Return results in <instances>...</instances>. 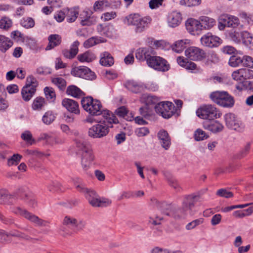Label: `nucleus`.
Returning <instances> with one entry per match:
<instances>
[{"mask_svg": "<svg viewBox=\"0 0 253 253\" xmlns=\"http://www.w3.org/2000/svg\"><path fill=\"white\" fill-rule=\"evenodd\" d=\"M199 201L194 194L187 195L182 202L181 208L178 210L172 205L167 204L164 202L158 201L155 198L151 199L152 204L162 214L172 216L175 219L180 218L185 215L187 211H191L195 203Z\"/></svg>", "mask_w": 253, "mask_h": 253, "instance_id": "obj_1", "label": "nucleus"}, {"mask_svg": "<svg viewBox=\"0 0 253 253\" xmlns=\"http://www.w3.org/2000/svg\"><path fill=\"white\" fill-rule=\"evenodd\" d=\"M119 123L118 119L113 114L103 117L98 123L89 127L87 131L89 137L92 138H101L106 136L109 128L113 127L112 124H117Z\"/></svg>", "mask_w": 253, "mask_h": 253, "instance_id": "obj_2", "label": "nucleus"}, {"mask_svg": "<svg viewBox=\"0 0 253 253\" xmlns=\"http://www.w3.org/2000/svg\"><path fill=\"white\" fill-rule=\"evenodd\" d=\"M76 144L78 153L81 158L82 167L84 170H87L90 168L95 158L91 146L87 142L81 138L76 139Z\"/></svg>", "mask_w": 253, "mask_h": 253, "instance_id": "obj_3", "label": "nucleus"}, {"mask_svg": "<svg viewBox=\"0 0 253 253\" xmlns=\"http://www.w3.org/2000/svg\"><path fill=\"white\" fill-rule=\"evenodd\" d=\"M81 104L84 109L91 116L102 115L103 118L113 114L109 110L103 109L100 101L94 99L90 96L84 98L81 101Z\"/></svg>", "mask_w": 253, "mask_h": 253, "instance_id": "obj_4", "label": "nucleus"}, {"mask_svg": "<svg viewBox=\"0 0 253 253\" xmlns=\"http://www.w3.org/2000/svg\"><path fill=\"white\" fill-rule=\"evenodd\" d=\"M12 211L15 214L24 217L37 226L46 227L48 226L50 223L49 221L42 219L36 215L28 211L26 209H21L19 207L13 208L12 209Z\"/></svg>", "mask_w": 253, "mask_h": 253, "instance_id": "obj_5", "label": "nucleus"}, {"mask_svg": "<svg viewBox=\"0 0 253 253\" xmlns=\"http://www.w3.org/2000/svg\"><path fill=\"white\" fill-rule=\"evenodd\" d=\"M211 99L218 105L224 107H232L234 104L232 96L226 91H215L210 95Z\"/></svg>", "mask_w": 253, "mask_h": 253, "instance_id": "obj_6", "label": "nucleus"}, {"mask_svg": "<svg viewBox=\"0 0 253 253\" xmlns=\"http://www.w3.org/2000/svg\"><path fill=\"white\" fill-rule=\"evenodd\" d=\"M196 114L199 117L205 120H214L220 116L217 108L211 104L201 106L197 110Z\"/></svg>", "mask_w": 253, "mask_h": 253, "instance_id": "obj_7", "label": "nucleus"}, {"mask_svg": "<svg viewBox=\"0 0 253 253\" xmlns=\"http://www.w3.org/2000/svg\"><path fill=\"white\" fill-rule=\"evenodd\" d=\"M62 223L63 225L71 228L75 233L83 230L86 226L84 221L69 215L64 216Z\"/></svg>", "mask_w": 253, "mask_h": 253, "instance_id": "obj_8", "label": "nucleus"}, {"mask_svg": "<svg viewBox=\"0 0 253 253\" xmlns=\"http://www.w3.org/2000/svg\"><path fill=\"white\" fill-rule=\"evenodd\" d=\"M156 112L165 119L170 118L175 111L173 104L169 101L160 102L155 106Z\"/></svg>", "mask_w": 253, "mask_h": 253, "instance_id": "obj_9", "label": "nucleus"}, {"mask_svg": "<svg viewBox=\"0 0 253 253\" xmlns=\"http://www.w3.org/2000/svg\"><path fill=\"white\" fill-rule=\"evenodd\" d=\"M129 24L135 26V30L137 33H141L144 30L151 22L149 17H142L138 14L130 15L128 20Z\"/></svg>", "mask_w": 253, "mask_h": 253, "instance_id": "obj_10", "label": "nucleus"}, {"mask_svg": "<svg viewBox=\"0 0 253 253\" xmlns=\"http://www.w3.org/2000/svg\"><path fill=\"white\" fill-rule=\"evenodd\" d=\"M72 75L86 80H93L96 78L95 73L86 66H81L73 68L71 72Z\"/></svg>", "mask_w": 253, "mask_h": 253, "instance_id": "obj_11", "label": "nucleus"}, {"mask_svg": "<svg viewBox=\"0 0 253 253\" xmlns=\"http://www.w3.org/2000/svg\"><path fill=\"white\" fill-rule=\"evenodd\" d=\"M148 65L159 71L166 72L169 70V65L163 58L154 55L148 61Z\"/></svg>", "mask_w": 253, "mask_h": 253, "instance_id": "obj_12", "label": "nucleus"}, {"mask_svg": "<svg viewBox=\"0 0 253 253\" xmlns=\"http://www.w3.org/2000/svg\"><path fill=\"white\" fill-rule=\"evenodd\" d=\"M185 56L193 61H200L206 58V54L204 50L195 46H191L185 51Z\"/></svg>", "mask_w": 253, "mask_h": 253, "instance_id": "obj_13", "label": "nucleus"}, {"mask_svg": "<svg viewBox=\"0 0 253 253\" xmlns=\"http://www.w3.org/2000/svg\"><path fill=\"white\" fill-rule=\"evenodd\" d=\"M185 26L188 32L193 35H199L203 29V25L200 21L193 18L188 19L186 22Z\"/></svg>", "mask_w": 253, "mask_h": 253, "instance_id": "obj_14", "label": "nucleus"}, {"mask_svg": "<svg viewBox=\"0 0 253 253\" xmlns=\"http://www.w3.org/2000/svg\"><path fill=\"white\" fill-rule=\"evenodd\" d=\"M226 125L230 128L240 131L242 129V125L236 116L232 113H228L224 116Z\"/></svg>", "mask_w": 253, "mask_h": 253, "instance_id": "obj_15", "label": "nucleus"}, {"mask_svg": "<svg viewBox=\"0 0 253 253\" xmlns=\"http://www.w3.org/2000/svg\"><path fill=\"white\" fill-rule=\"evenodd\" d=\"M220 38L208 33L202 37L201 42L202 45L209 47L218 46L220 44Z\"/></svg>", "mask_w": 253, "mask_h": 253, "instance_id": "obj_16", "label": "nucleus"}, {"mask_svg": "<svg viewBox=\"0 0 253 253\" xmlns=\"http://www.w3.org/2000/svg\"><path fill=\"white\" fill-rule=\"evenodd\" d=\"M155 54V52L152 47H141L136 50L135 57L137 59L140 61L146 60L147 63L148 64V60L151 59Z\"/></svg>", "mask_w": 253, "mask_h": 253, "instance_id": "obj_17", "label": "nucleus"}, {"mask_svg": "<svg viewBox=\"0 0 253 253\" xmlns=\"http://www.w3.org/2000/svg\"><path fill=\"white\" fill-rule=\"evenodd\" d=\"M203 126L205 129L213 133L220 132L223 128L221 123L214 120H205L203 123Z\"/></svg>", "mask_w": 253, "mask_h": 253, "instance_id": "obj_18", "label": "nucleus"}, {"mask_svg": "<svg viewBox=\"0 0 253 253\" xmlns=\"http://www.w3.org/2000/svg\"><path fill=\"white\" fill-rule=\"evenodd\" d=\"M81 24L82 26H91L97 22V17L92 15V12L84 10L80 15Z\"/></svg>", "mask_w": 253, "mask_h": 253, "instance_id": "obj_19", "label": "nucleus"}, {"mask_svg": "<svg viewBox=\"0 0 253 253\" xmlns=\"http://www.w3.org/2000/svg\"><path fill=\"white\" fill-rule=\"evenodd\" d=\"M182 20V18L180 12L173 11L168 15V23L170 27L174 28L181 23Z\"/></svg>", "mask_w": 253, "mask_h": 253, "instance_id": "obj_20", "label": "nucleus"}, {"mask_svg": "<svg viewBox=\"0 0 253 253\" xmlns=\"http://www.w3.org/2000/svg\"><path fill=\"white\" fill-rule=\"evenodd\" d=\"M62 104L67 110L71 113L76 114L80 113L79 104L77 102L74 100L65 98L62 100Z\"/></svg>", "mask_w": 253, "mask_h": 253, "instance_id": "obj_21", "label": "nucleus"}, {"mask_svg": "<svg viewBox=\"0 0 253 253\" xmlns=\"http://www.w3.org/2000/svg\"><path fill=\"white\" fill-rule=\"evenodd\" d=\"M161 146L165 149L168 150L171 144L170 138L168 132L165 130H161L158 133Z\"/></svg>", "mask_w": 253, "mask_h": 253, "instance_id": "obj_22", "label": "nucleus"}, {"mask_svg": "<svg viewBox=\"0 0 253 253\" xmlns=\"http://www.w3.org/2000/svg\"><path fill=\"white\" fill-rule=\"evenodd\" d=\"M80 42L76 41L74 42L71 45L70 49H64L62 50V54L63 56L68 59H73L78 54L79 51L78 46Z\"/></svg>", "mask_w": 253, "mask_h": 253, "instance_id": "obj_23", "label": "nucleus"}, {"mask_svg": "<svg viewBox=\"0 0 253 253\" xmlns=\"http://www.w3.org/2000/svg\"><path fill=\"white\" fill-rule=\"evenodd\" d=\"M190 42V41L188 39L178 40L171 45V48L173 51L179 53L183 51Z\"/></svg>", "mask_w": 253, "mask_h": 253, "instance_id": "obj_24", "label": "nucleus"}, {"mask_svg": "<svg viewBox=\"0 0 253 253\" xmlns=\"http://www.w3.org/2000/svg\"><path fill=\"white\" fill-rule=\"evenodd\" d=\"M48 44L45 48V50H48L53 49L60 44L62 42L61 37L57 34L50 35L48 37Z\"/></svg>", "mask_w": 253, "mask_h": 253, "instance_id": "obj_25", "label": "nucleus"}, {"mask_svg": "<svg viewBox=\"0 0 253 253\" xmlns=\"http://www.w3.org/2000/svg\"><path fill=\"white\" fill-rule=\"evenodd\" d=\"M65 18L67 21L69 23L74 22L79 15V10L78 7L66 8H65Z\"/></svg>", "mask_w": 253, "mask_h": 253, "instance_id": "obj_26", "label": "nucleus"}, {"mask_svg": "<svg viewBox=\"0 0 253 253\" xmlns=\"http://www.w3.org/2000/svg\"><path fill=\"white\" fill-rule=\"evenodd\" d=\"M85 198L92 207H99L100 197L94 190L91 189L86 195Z\"/></svg>", "mask_w": 253, "mask_h": 253, "instance_id": "obj_27", "label": "nucleus"}, {"mask_svg": "<svg viewBox=\"0 0 253 253\" xmlns=\"http://www.w3.org/2000/svg\"><path fill=\"white\" fill-rule=\"evenodd\" d=\"M177 62L181 67L185 68L187 70H193L196 69L197 67L195 63L189 61L183 56L178 57L177 58Z\"/></svg>", "mask_w": 253, "mask_h": 253, "instance_id": "obj_28", "label": "nucleus"}, {"mask_svg": "<svg viewBox=\"0 0 253 253\" xmlns=\"http://www.w3.org/2000/svg\"><path fill=\"white\" fill-rule=\"evenodd\" d=\"M31 194L29 188L26 186H20L15 191L16 195L24 201L30 198Z\"/></svg>", "mask_w": 253, "mask_h": 253, "instance_id": "obj_29", "label": "nucleus"}, {"mask_svg": "<svg viewBox=\"0 0 253 253\" xmlns=\"http://www.w3.org/2000/svg\"><path fill=\"white\" fill-rule=\"evenodd\" d=\"M199 19L202 25H203V27L206 30L211 29L216 24L215 20L208 16H201Z\"/></svg>", "mask_w": 253, "mask_h": 253, "instance_id": "obj_30", "label": "nucleus"}, {"mask_svg": "<svg viewBox=\"0 0 253 253\" xmlns=\"http://www.w3.org/2000/svg\"><path fill=\"white\" fill-rule=\"evenodd\" d=\"M227 27L237 28L240 25V21L238 17L228 14H223Z\"/></svg>", "mask_w": 253, "mask_h": 253, "instance_id": "obj_31", "label": "nucleus"}, {"mask_svg": "<svg viewBox=\"0 0 253 253\" xmlns=\"http://www.w3.org/2000/svg\"><path fill=\"white\" fill-rule=\"evenodd\" d=\"M77 58L81 62H91L96 58V56L92 52L87 51L78 55Z\"/></svg>", "mask_w": 253, "mask_h": 253, "instance_id": "obj_32", "label": "nucleus"}, {"mask_svg": "<svg viewBox=\"0 0 253 253\" xmlns=\"http://www.w3.org/2000/svg\"><path fill=\"white\" fill-rule=\"evenodd\" d=\"M36 91V88H31L27 86H24L21 90V95L23 100L29 101L33 96Z\"/></svg>", "mask_w": 253, "mask_h": 253, "instance_id": "obj_33", "label": "nucleus"}, {"mask_svg": "<svg viewBox=\"0 0 253 253\" xmlns=\"http://www.w3.org/2000/svg\"><path fill=\"white\" fill-rule=\"evenodd\" d=\"M13 44L12 42L8 38L0 35V50L5 52Z\"/></svg>", "mask_w": 253, "mask_h": 253, "instance_id": "obj_34", "label": "nucleus"}, {"mask_svg": "<svg viewBox=\"0 0 253 253\" xmlns=\"http://www.w3.org/2000/svg\"><path fill=\"white\" fill-rule=\"evenodd\" d=\"M114 63V58L109 53L105 52L102 54L100 63L102 66L110 67L113 65Z\"/></svg>", "mask_w": 253, "mask_h": 253, "instance_id": "obj_35", "label": "nucleus"}, {"mask_svg": "<svg viewBox=\"0 0 253 253\" xmlns=\"http://www.w3.org/2000/svg\"><path fill=\"white\" fill-rule=\"evenodd\" d=\"M126 87L131 92L137 93L142 90V86L133 81H129L125 84Z\"/></svg>", "mask_w": 253, "mask_h": 253, "instance_id": "obj_36", "label": "nucleus"}, {"mask_svg": "<svg viewBox=\"0 0 253 253\" xmlns=\"http://www.w3.org/2000/svg\"><path fill=\"white\" fill-rule=\"evenodd\" d=\"M66 93L75 98H79L84 95L83 92L79 87L74 85H70L67 87Z\"/></svg>", "mask_w": 253, "mask_h": 253, "instance_id": "obj_37", "label": "nucleus"}, {"mask_svg": "<svg viewBox=\"0 0 253 253\" xmlns=\"http://www.w3.org/2000/svg\"><path fill=\"white\" fill-rule=\"evenodd\" d=\"M241 32L239 33L236 30H232L227 34L228 38L231 41L239 43L241 42Z\"/></svg>", "mask_w": 253, "mask_h": 253, "instance_id": "obj_38", "label": "nucleus"}, {"mask_svg": "<svg viewBox=\"0 0 253 253\" xmlns=\"http://www.w3.org/2000/svg\"><path fill=\"white\" fill-rule=\"evenodd\" d=\"M232 79L235 81L239 82H244L245 80V69H240L232 74Z\"/></svg>", "mask_w": 253, "mask_h": 253, "instance_id": "obj_39", "label": "nucleus"}, {"mask_svg": "<svg viewBox=\"0 0 253 253\" xmlns=\"http://www.w3.org/2000/svg\"><path fill=\"white\" fill-rule=\"evenodd\" d=\"M12 21L9 17L3 16L0 19V28L4 30H8L12 26Z\"/></svg>", "mask_w": 253, "mask_h": 253, "instance_id": "obj_40", "label": "nucleus"}, {"mask_svg": "<svg viewBox=\"0 0 253 253\" xmlns=\"http://www.w3.org/2000/svg\"><path fill=\"white\" fill-rule=\"evenodd\" d=\"M11 236L19 237L20 235L18 233H7L5 231L0 229V241L2 242H7L9 241V238Z\"/></svg>", "mask_w": 253, "mask_h": 253, "instance_id": "obj_41", "label": "nucleus"}, {"mask_svg": "<svg viewBox=\"0 0 253 253\" xmlns=\"http://www.w3.org/2000/svg\"><path fill=\"white\" fill-rule=\"evenodd\" d=\"M61 184L56 181H51L47 184V189L51 192H55L60 191L61 190Z\"/></svg>", "mask_w": 253, "mask_h": 253, "instance_id": "obj_42", "label": "nucleus"}, {"mask_svg": "<svg viewBox=\"0 0 253 253\" xmlns=\"http://www.w3.org/2000/svg\"><path fill=\"white\" fill-rule=\"evenodd\" d=\"M110 6V3L107 0H98L94 3L93 8L95 11L102 10Z\"/></svg>", "mask_w": 253, "mask_h": 253, "instance_id": "obj_43", "label": "nucleus"}, {"mask_svg": "<svg viewBox=\"0 0 253 253\" xmlns=\"http://www.w3.org/2000/svg\"><path fill=\"white\" fill-rule=\"evenodd\" d=\"M55 116L51 111L46 112L42 117V121L46 125H49L55 120Z\"/></svg>", "mask_w": 253, "mask_h": 253, "instance_id": "obj_44", "label": "nucleus"}, {"mask_svg": "<svg viewBox=\"0 0 253 253\" xmlns=\"http://www.w3.org/2000/svg\"><path fill=\"white\" fill-rule=\"evenodd\" d=\"M44 99L42 97L36 98L32 104V108L34 110H40L44 105Z\"/></svg>", "mask_w": 253, "mask_h": 253, "instance_id": "obj_45", "label": "nucleus"}, {"mask_svg": "<svg viewBox=\"0 0 253 253\" xmlns=\"http://www.w3.org/2000/svg\"><path fill=\"white\" fill-rule=\"evenodd\" d=\"M22 139L29 145H32L36 143V141L33 138L32 133L29 131H25L21 134Z\"/></svg>", "mask_w": 253, "mask_h": 253, "instance_id": "obj_46", "label": "nucleus"}, {"mask_svg": "<svg viewBox=\"0 0 253 253\" xmlns=\"http://www.w3.org/2000/svg\"><path fill=\"white\" fill-rule=\"evenodd\" d=\"M44 93L46 98L50 102L54 101L56 98L55 92L52 87H45L44 89Z\"/></svg>", "mask_w": 253, "mask_h": 253, "instance_id": "obj_47", "label": "nucleus"}, {"mask_svg": "<svg viewBox=\"0 0 253 253\" xmlns=\"http://www.w3.org/2000/svg\"><path fill=\"white\" fill-rule=\"evenodd\" d=\"M142 99H144L146 105L148 106L149 105H156L157 103H159V98L155 96L144 95L142 96Z\"/></svg>", "mask_w": 253, "mask_h": 253, "instance_id": "obj_48", "label": "nucleus"}, {"mask_svg": "<svg viewBox=\"0 0 253 253\" xmlns=\"http://www.w3.org/2000/svg\"><path fill=\"white\" fill-rule=\"evenodd\" d=\"M243 57L242 58L238 56H232L229 59V64L231 66L237 67L240 64L243 65Z\"/></svg>", "mask_w": 253, "mask_h": 253, "instance_id": "obj_49", "label": "nucleus"}, {"mask_svg": "<svg viewBox=\"0 0 253 253\" xmlns=\"http://www.w3.org/2000/svg\"><path fill=\"white\" fill-rule=\"evenodd\" d=\"M20 24L23 27L28 29L34 27L35 22L32 18L25 17L21 20Z\"/></svg>", "mask_w": 253, "mask_h": 253, "instance_id": "obj_50", "label": "nucleus"}, {"mask_svg": "<svg viewBox=\"0 0 253 253\" xmlns=\"http://www.w3.org/2000/svg\"><path fill=\"white\" fill-rule=\"evenodd\" d=\"M163 219L164 217L163 216L154 214L149 217V222L154 225H158L161 224V222Z\"/></svg>", "mask_w": 253, "mask_h": 253, "instance_id": "obj_51", "label": "nucleus"}, {"mask_svg": "<svg viewBox=\"0 0 253 253\" xmlns=\"http://www.w3.org/2000/svg\"><path fill=\"white\" fill-rule=\"evenodd\" d=\"M195 139L196 141H201L209 137V135L201 129H197L194 133Z\"/></svg>", "mask_w": 253, "mask_h": 253, "instance_id": "obj_52", "label": "nucleus"}, {"mask_svg": "<svg viewBox=\"0 0 253 253\" xmlns=\"http://www.w3.org/2000/svg\"><path fill=\"white\" fill-rule=\"evenodd\" d=\"M22 156L18 154L13 155L7 160V164L9 166L12 165H17L21 161Z\"/></svg>", "mask_w": 253, "mask_h": 253, "instance_id": "obj_53", "label": "nucleus"}, {"mask_svg": "<svg viewBox=\"0 0 253 253\" xmlns=\"http://www.w3.org/2000/svg\"><path fill=\"white\" fill-rule=\"evenodd\" d=\"M201 2V0H180L179 4L181 5L187 6H195L199 5Z\"/></svg>", "mask_w": 253, "mask_h": 253, "instance_id": "obj_54", "label": "nucleus"}, {"mask_svg": "<svg viewBox=\"0 0 253 253\" xmlns=\"http://www.w3.org/2000/svg\"><path fill=\"white\" fill-rule=\"evenodd\" d=\"M250 150V144H246L244 148L239 151L235 156V158L238 159H241L246 157L249 153Z\"/></svg>", "mask_w": 253, "mask_h": 253, "instance_id": "obj_55", "label": "nucleus"}, {"mask_svg": "<svg viewBox=\"0 0 253 253\" xmlns=\"http://www.w3.org/2000/svg\"><path fill=\"white\" fill-rule=\"evenodd\" d=\"M38 85V82L33 76H30L27 78L26 84L25 86H27L31 88H36Z\"/></svg>", "mask_w": 253, "mask_h": 253, "instance_id": "obj_56", "label": "nucleus"}, {"mask_svg": "<svg viewBox=\"0 0 253 253\" xmlns=\"http://www.w3.org/2000/svg\"><path fill=\"white\" fill-rule=\"evenodd\" d=\"M139 112L140 114L146 119L150 117L152 113V110L146 105L140 108Z\"/></svg>", "mask_w": 253, "mask_h": 253, "instance_id": "obj_57", "label": "nucleus"}, {"mask_svg": "<svg viewBox=\"0 0 253 253\" xmlns=\"http://www.w3.org/2000/svg\"><path fill=\"white\" fill-rule=\"evenodd\" d=\"M216 195L225 198H230L233 196L232 192L225 189H220L217 191Z\"/></svg>", "mask_w": 253, "mask_h": 253, "instance_id": "obj_58", "label": "nucleus"}, {"mask_svg": "<svg viewBox=\"0 0 253 253\" xmlns=\"http://www.w3.org/2000/svg\"><path fill=\"white\" fill-rule=\"evenodd\" d=\"M203 222L204 219L203 218L195 219L187 224L186 226V229L188 230H191L195 228L196 226L202 224Z\"/></svg>", "mask_w": 253, "mask_h": 253, "instance_id": "obj_59", "label": "nucleus"}, {"mask_svg": "<svg viewBox=\"0 0 253 253\" xmlns=\"http://www.w3.org/2000/svg\"><path fill=\"white\" fill-rule=\"evenodd\" d=\"M12 197V195L7 194L6 192L4 191H0V204L3 203H8V204H11V202H8V201Z\"/></svg>", "mask_w": 253, "mask_h": 253, "instance_id": "obj_60", "label": "nucleus"}, {"mask_svg": "<svg viewBox=\"0 0 253 253\" xmlns=\"http://www.w3.org/2000/svg\"><path fill=\"white\" fill-rule=\"evenodd\" d=\"M243 66L250 68H253V57L248 55L244 56Z\"/></svg>", "mask_w": 253, "mask_h": 253, "instance_id": "obj_61", "label": "nucleus"}, {"mask_svg": "<svg viewBox=\"0 0 253 253\" xmlns=\"http://www.w3.org/2000/svg\"><path fill=\"white\" fill-rule=\"evenodd\" d=\"M52 82L59 88H64L66 86V81L62 78H55L52 79Z\"/></svg>", "mask_w": 253, "mask_h": 253, "instance_id": "obj_62", "label": "nucleus"}, {"mask_svg": "<svg viewBox=\"0 0 253 253\" xmlns=\"http://www.w3.org/2000/svg\"><path fill=\"white\" fill-rule=\"evenodd\" d=\"M99 43V40L94 37H92L85 41L84 45L85 48H89Z\"/></svg>", "mask_w": 253, "mask_h": 253, "instance_id": "obj_63", "label": "nucleus"}, {"mask_svg": "<svg viewBox=\"0 0 253 253\" xmlns=\"http://www.w3.org/2000/svg\"><path fill=\"white\" fill-rule=\"evenodd\" d=\"M25 153L28 156H31L38 158H41L44 155L42 152L36 150L27 149L25 150Z\"/></svg>", "mask_w": 253, "mask_h": 253, "instance_id": "obj_64", "label": "nucleus"}]
</instances>
